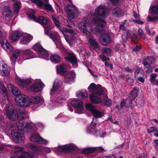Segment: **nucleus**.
Masks as SVG:
<instances>
[{
  "label": "nucleus",
  "mask_w": 158,
  "mask_h": 158,
  "mask_svg": "<svg viewBox=\"0 0 158 158\" xmlns=\"http://www.w3.org/2000/svg\"><path fill=\"white\" fill-rule=\"evenodd\" d=\"M86 131L88 133L93 134L95 135H97L98 133V135L101 137H104L106 135L105 132H103L101 133L99 131L96 130L94 128H93L91 126L87 128Z\"/></svg>",
  "instance_id": "nucleus-26"
},
{
  "label": "nucleus",
  "mask_w": 158,
  "mask_h": 158,
  "mask_svg": "<svg viewBox=\"0 0 158 158\" xmlns=\"http://www.w3.org/2000/svg\"><path fill=\"white\" fill-rule=\"evenodd\" d=\"M16 125L19 130L23 131V133H26L31 131L32 127L30 124L24 122L23 123L17 122Z\"/></svg>",
  "instance_id": "nucleus-15"
},
{
  "label": "nucleus",
  "mask_w": 158,
  "mask_h": 158,
  "mask_svg": "<svg viewBox=\"0 0 158 158\" xmlns=\"http://www.w3.org/2000/svg\"><path fill=\"white\" fill-rule=\"evenodd\" d=\"M112 14L113 16L116 17H119L122 15V10L118 7L114 8L113 10Z\"/></svg>",
  "instance_id": "nucleus-34"
},
{
  "label": "nucleus",
  "mask_w": 158,
  "mask_h": 158,
  "mask_svg": "<svg viewBox=\"0 0 158 158\" xmlns=\"http://www.w3.org/2000/svg\"><path fill=\"white\" fill-rule=\"evenodd\" d=\"M108 15V9L104 5H100L94 11L91 12V18L89 16L85 17L82 22L78 23V27L81 32L89 35L92 32V26L98 23L95 31L102 33L103 31L104 27L106 25L103 18L107 17Z\"/></svg>",
  "instance_id": "nucleus-1"
},
{
  "label": "nucleus",
  "mask_w": 158,
  "mask_h": 158,
  "mask_svg": "<svg viewBox=\"0 0 158 158\" xmlns=\"http://www.w3.org/2000/svg\"><path fill=\"white\" fill-rule=\"evenodd\" d=\"M60 81L58 80H56L54 81L53 85L52 88L50 90V94L51 95V99L55 97L56 102V106H59V104L63 102L64 101L63 99L62 96L63 95V90L60 89ZM55 99H54V100Z\"/></svg>",
  "instance_id": "nucleus-3"
},
{
  "label": "nucleus",
  "mask_w": 158,
  "mask_h": 158,
  "mask_svg": "<svg viewBox=\"0 0 158 158\" xmlns=\"http://www.w3.org/2000/svg\"><path fill=\"white\" fill-rule=\"evenodd\" d=\"M15 81L19 86L23 87L31 83V79L30 78L23 79L19 77H17L15 78Z\"/></svg>",
  "instance_id": "nucleus-20"
},
{
  "label": "nucleus",
  "mask_w": 158,
  "mask_h": 158,
  "mask_svg": "<svg viewBox=\"0 0 158 158\" xmlns=\"http://www.w3.org/2000/svg\"><path fill=\"white\" fill-rule=\"evenodd\" d=\"M128 33V30H126L125 32L123 33L124 34H123L122 35V38L124 41H126L128 38L127 34Z\"/></svg>",
  "instance_id": "nucleus-50"
},
{
  "label": "nucleus",
  "mask_w": 158,
  "mask_h": 158,
  "mask_svg": "<svg viewBox=\"0 0 158 158\" xmlns=\"http://www.w3.org/2000/svg\"><path fill=\"white\" fill-rule=\"evenodd\" d=\"M120 30H123V33H125V32L126 30H126L124 26L123 25L121 24L120 25Z\"/></svg>",
  "instance_id": "nucleus-58"
},
{
  "label": "nucleus",
  "mask_w": 158,
  "mask_h": 158,
  "mask_svg": "<svg viewBox=\"0 0 158 158\" xmlns=\"http://www.w3.org/2000/svg\"><path fill=\"white\" fill-rule=\"evenodd\" d=\"M27 13L30 19L43 25H46L47 23V19L44 16H40L38 19H36L34 15L35 12L33 10L28 9Z\"/></svg>",
  "instance_id": "nucleus-9"
},
{
  "label": "nucleus",
  "mask_w": 158,
  "mask_h": 158,
  "mask_svg": "<svg viewBox=\"0 0 158 158\" xmlns=\"http://www.w3.org/2000/svg\"><path fill=\"white\" fill-rule=\"evenodd\" d=\"M139 158H145L144 153H143L141 154L139 156Z\"/></svg>",
  "instance_id": "nucleus-64"
},
{
  "label": "nucleus",
  "mask_w": 158,
  "mask_h": 158,
  "mask_svg": "<svg viewBox=\"0 0 158 158\" xmlns=\"http://www.w3.org/2000/svg\"><path fill=\"white\" fill-rule=\"evenodd\" d=\"M126 101L124 100H123L120 103V106L121 108H123V107L124 106V105L126 104Z\"/></svg>",
  "instance_id": "nucleus-59"
},
{
  "label": "nucleus",
  "mask_w": 158,
  "mask_h": 158,
  "mask_svg": "<svg viewBox=\"0 0 158 158\" xmlns=\"http://www.w3.org/2000/svg\"><path fill=\"white\" fill-rule=\"evenodd\" d=\"M52 18L54 23L56 26L64 34V37L66 41L71 45L72 43L75 41V38L77 37V35L76 34H74L72 38L69 39V36L66 34H64L65 33H73V30L71 29H67L65 27L62 28L60 26V23L59 22V18L56 16H52Z\"/></svg>",
  "instance_id": "nucleus-6"
},
{
  "label": "nucleus",
  "mask_w": 158,
  "mask_h": 158,
  "mask_svg": "<svg viewBox=\"0 0 158 158\" xmlns=\"http://www.w3.org/2000/svg\"><path fill=\"white\" fill-rule=\"evenodd\" d=\"M6 117L8 119L14 121L18 118L20 120L23 119L25 118V114L23 112H19L17 115L15 112V108L11 104L7 105L4 109Z\"/></svg>",
  "instance_id": "nucleus-5"
},
{
  "label": "nucleus",
  "mask_w": 158,
  "mask_h": 158,
  "mask_svg": "<svg viewBox=\"0 0 158 158\" xmlns=\"http://www.w3.org/2000/svg\"><path fill=\"white\" fill-rule=\"evenodd\" d=\"M53 26L52 25H48L44 27V31L45 34L48 36L51 33L50 30L53 28Z\"/></svg>",
  "instance_id": "nucleus-38"
},
{
  "label": "nucleus",
  "mask_w": 158,
  "mask_h": 158,
  "mask_svg": "<svg viewBox=\"0 0 158 158\" xmlns=\"http://www.w3.org/2000/svg\"><path fill=\"white\" fill-rule=\"evenodd\" d=\"M50 58L51 61L55 63L59 62L60 59V57L59 56L54 54L51 55Z\"/></svg>",
  "instance_id": "nucleus-36"
},
{
  "label": "nucleus",
  "mask_w": 158,
  "mask_h": 158,
  "mask_svg": "<svg viewBox=\"0 0 158 158\" xmlns=\"http://www.w3.org/2000/svg\"><path fill=\"white\" fill-rule=\"evenodd\" d=\"M23 32L19 31H17L12 34L10 36V39L12 41L18 40L23 35Z\"/></svg>",
  "instance_id": "nucleus-30"
},
{
  "label": "nucleus",
  "mask_w": 158,
  "mask_h": 158,
  "mask_svg": "<svg viewBox=\"0 0 158 158\" xmlns=\"http://www.w3.org/2000/svg\"><path fill=\"white\" fill-rule=\"evenodd\" d=\"M55 5L56 6V8L58 12H62V10H61L60 8V7L59 5L56 2H55Z\"/></svg>",
  "instance_id": "nucleus-53"
},
{
  "label": "nucleus",
  "mask_w": 158,
  "mask_h": 158,
  "mask_svg": "<svg viewBox=\"0 0 158 158\" xmlns=\"http://www.w3.org/2000/svg\"><path fill=\"white\" fill-rule=\"evenodd\" d=\"M2 15L6 18V20H8V23L10 24H13L14 19L11 20L12 16V11L10 8L7 6H5L2 11Z\"/></svg>",
  "instance_id": "nucleus-13"
},
{
  "label": "nucleus",
  "mask_w": 158,
  "mask_h": 158,
  "mask_svg": "<svg viewBox=\"0 0 158 158\" xmlns=\"http://www.w3.org/2000/svg\"><path fill=\"white\" fill-rule=\"evenodd\" d=\"M42 100L40 97L35 96L29 98L25 95H21L16 97L15 101L22 107H27L31 103H37L42 102Z\"/></svg>",
  "instance_id": "nucleus-4"
},
{
  "label": "nucleus",
  "mask_w": 158,
  "mask_h": 158,
  "mask_svg": "<svg viewBox=\"0 0 158 158\" xmlns=\"http://www.w3.org/2000/svg\"><path fill=\"white\" fill-rule=\"evenodd\" d=\"M138 41L137 36H136L135 34L132 36V41L135 44H136Z\"/></svg>",
  "instance_id": "nucleus-51"
},
{
  "label": "nucleus",
  "mask_w": 158,
  "mask_h": 158,
  "mask_svg": "<svg viewBox=\"0 0 158 158\" xmlns=\"http://www.w3.org/2000/svg\"><path fill=\"white\" fill-rule=\"evenodd\" d=\"M37 142L40 144L44 145H46L48 143V140L43 138L40 136Z\"/></svg>",
  "instance_id": "nucleus-43"
},
{
  "label": "nucleus",
  "mask_w": 158,
  "mask_h": 158,
  "mask_svg": "<svg viewBox=\"0 0 158 158\" xmlns=\"http://www.w3.org/2000/svg\"><path fill=\"white\" fill-rule=\"evenodd\" d=\"M75 76L76 74L73 71L69 72L64 77V81L66 83H70L73 81Z\"/></svg>",
  "instance_id": "nucleus-24"
},
{
  "label": "nucleus",
  "mask_w": 158,
  "mask_h": 158,
  "mask_svg": "<svg viewBox=\"0 0 158 158\" xmlns=\"http://www.w3.org/2000/svg\"><path fill=\"white\" fill-rule=\"evenodd\" d=\"M12 1L16 3L14 4V11L16 14H18L20 8L21 2L19 1H17V0H12Z\"/></svg>",
  "instance_id": "nucleus-35"
},
{
  "label": "nucleus",
  "mask_w": 158,
  "mask_h": 158,
  "mask_svg": "<svg viewBox=\"0 0 158 158\" xmlns=\"http://www.w3.org/2000/svg\"><path fill=\"white\" fill-rule=\"evenodd\" d=\"M140 100L139 99V102H140V104H139L141 106H143L144 105V100L143 99V96L142 93H141L140 95Z\"/></svg>",
  "instance_id": "nucleus-49"
},
{
  "label": "nucleus",
  "mask_w": 158,
  "mask_h": 158,
  "mask_svg": "<svg viewBox=\"0 0 158 158\" xmlns=\"http://www.w3.org/2000/svg\"><path fill=\"white\" fill-rule=\"evenodd\" d=\"M11 135L16 143L22 142L25 139V137L23 134L15 130H13L12 131Z\"/></svg>",
  "instance_id": "nucleus-16"
},
{
  "label": "nucleus",
  "mask_w": 158,
  "mask_h": 158,
  "mask_svg": "<svg viewBox=\"0 0 158 158\" xmlns=\"http://www.w3.org/2000/svg\"><path fill=\"white\" fill-rule=\"evenodd\" d=\"M35 82V84L31 88V90L32 91L38 92L40 91L45 86L40 79H36Z\"/></svg>",
  "instance_id": "nucleus-18"
},
{
  "label": "nucleus",
  "mask_w": 158,
  "mask_h": 158,
  "mask_svg": "<svg viewBox=\"0 0 158 158\" xmlns=\"http://www.w3.org/2000/svg\"><path fill=\"white\" fill-rule=\"evenodd\" d=\"M88 70L89 71V73H90V74L93 76H95V77H97V76L95 75V74H94V72L91 70V69H88Z\"/></svg>",
  "instance_id": "nucleus-61"
},
{
  "label": "nucleus",
  "mask_w": 158,
  "mask_h": 158,
  "mask_svg": "<svg viewBox=\"0 0 158 158\" xmlns=\"http://www.w3.org/2000/svg\"><path fill=\"white\" fill-rule=\"evenodd\" d=\"M154 141L155 143L156 144L154 145V146L156 148L157 147V146H158V139L154 140Z\"/></svg>",
  "instance_id": "nucleus-63"
},
{
  "label": "nucleus",
  "mask_w": 158,
  "mask_h": 158,
  "mask_svg": "<svg viewBox=\"0 0 158 158\" xmlns=\"http://www.w3.org/2000/svg\"><path fill=\"white\" fill-rule=\"evenodd\" d=\"M22 58L24 60L32 58L31 56L32 52L29 50H27L23 51H21Z\"/></svg>",
  "instance_id": "nucleus-28"
},
{
  "label": "nucleus",
  "mask_w": 158,
  "mask_h": 158,
  "mask_svg": "<svg viewBox=\"0 0 158 158\" xmlns=\"http://www.w3.org/2000/svg\"><path fill=\"white\" fill-rule=\"evenodd\" d=\"M64 53L68 55L67 56L65 57L66 60L70 62L73 67H77V59L75 55L72 52H69L66 50H64Z\"/></svg>",
  "instance_id": "nucleus-17"
},
{
  "label": "nucleus",
  "mask_w": 158,
  "mask_h": 158,
  "mask_svg": "<svg viewBox=\"0 0 158 158\" xmlns=\"http://www.w3.org/2000/svg\"><path fill=\"white\" fill-rule=\"evenodd\" d=\"M89 43L90 45L91 50H93L94 48L98 47V45L96 41L93 39H90L89 40Z\"/></svg>",
  "instance_id": "nucleus-33"
},
{
  "label": "nucleus",
  "mask_w": 158,
  "mask_h": 158,
  "mask_svg": "<svg viewBox=\"0 0 158 158\" xmlns=\"http://www.w3.org/2000/svg\"><path fill=\"white\" fill-rule=\"evenodd\" d=\"M32 2L36 3L37 5L39 6H42L43 5V3L40 0H30Z\"/></svg>",
  "instance_id": "nucleus-47"
},
{
  "label": "nucleus",
  "mask_w": 158,
  "mask_h": 158,
  "mask_svg": "<svg viewBox=\"0 0 158 158\" xmlns=\"http://www.w3.org/2000/svg\"><path fill=\"white\" fill-rule=\"evenodd\" d=\"M40 135L38 134L32 135L31 136L30 139L33 142H38Z\"/></svg>",
  "instance_id": "nucleus-41"
},
{
  "label": "nucleus",
  "mask_w": 158,
  "mask_h": 158,
  "mask_svg": "<svg viewBox=\"0 0 158 158\" xmlns=\"http://www.w3.org/2000/svg\"><path fill=\"white\" fill-rule=\"evenodd\" d=\"M90 92L94 91V93L90 96L91 102L94 104H98L101 103L102 100L100 96L103 94L106 90V89L102 87L100 85H96L94 83H91L88 88Z\"/></svg>",
  "instance_id": "nucleus-2"
},
{
  "label": "nucleus",
  "mask_w": 158,
  "mask_h": 158,
  "mask_svg": "<svg viewBox=\"0 0 158 158\" xmlns=\"http://www.w3.org/2000/svg\"><path fill=\"white\" fill-rule=\"evenodd\" d=\"M157 76V74L156 73H153L151 74L150 76L151 82L152 83L156 81V79Z\"/></svg>",
  "instance_id": "nucleus-48"
},
{
  "label": "nucleus",
  "mask_w": 158,
  "mask_h": 158,
  "mask_svg": "<svg viewBox=\"0 0 158 158\" xmlns=\"http://www.w3.org/2000/svg\"><path fill=\"white\" fill-rule=\"evenodd\" d=\"M32 38L33 37L31 35L23 33L19 43L22 44H27L32 40Z\"/></svg>",
  "instance_id": "nucleus-23"
},
{
  "label": "nucleus",
  "mask_w": 158,
  "mask_h": 158,
  "mask_svg": "<svg viewBox=\"0 0 158 158\" xmlns=\"http://www.w3.org/2000/svg\"><path fill=\"white\" fill-rule=\"evenodd\" d=\"M138 89L135 88L132 91L130 94V99L131 100H134L137 96L138 94Z\"/></svg>",
  "instance_id": "nucleus-39"
},
{
  "label": "nucleus",
  "mask_w": 158,
  "mask_h": 158,
  "mask_svg": "<svg viewBox=\"0 0 158 158\" xmlns=\"http://www.w3.org/2000/svg\"><path fill=\"white\" fill-rule=\"evenodd\" d=\"M127 72L131 73L132 72V70L131 69H130L128 67L125 68L124 69Z\"/></svg>",
  "instance_id": "nucleus-62"
},
{
  "label": "nucleus",
  "mask_w": 158,
  "mask_h": 158,
  "mask_svg": "<svg viewBox=\"0 0 158 158\" xmlns=\"http://www.w3.org/2000/svg\"><path fill=\"white\" fill-rule=\"evenodd\" d=\"M21 52V51L18 50L16 51L13 52L12 56L10 58L12 64H15V61L18 56L20 57L21 59L22 58V54Z\"/></svg>",
  "instance_id": "nucleus-29"
},
{
  "label": "nucleus",
  "mask_w": 158,
  "mask_h": 158,
  "mask_svg": "<svg viewBox=\"0 0 158 158\" xmlns=\"http://www.w3.org/2000/svg\"><path fill=\"white\" fill-rule=\"evenodd\" d=\"M99 41L102 45H106L110 44L111 41V38L109 34L103 33L102 35L99 38Z\"/></svg>",
  "instance_id": "nucleus-22"
},
{
  "label": "nucleus",
  "mask_w": 158,
  "mask_h": 158,
  "mask_svg": "<svg viewBox=\"0 0 158 158\" xmlns=\"http://www.w3.org/2000/svg\"><path fill=\"white\" fill-rule=\"evenodd\" d=\"M65 10L67 13L68 18L72 20L74 18V14L77 12V10L75 6H70L68 5L65 8Z\"/></svg>",
  "instance_id": "nucleus-14"
},
{
  "label": "nucleus",
  "mask_w": 158,
  "mask_h": 158,
  "mask_svg": "<svg viewBox=\"0 0 158 158\" xmlns=\"http://www.w3.org/2000/svg\"><path fill=\"white\" fill-rule=\"evenodd\" d=\"M102 52L103 55H100V58L102 60L103 62L107 60L109 61L110 59L107 58L104 55L110 53V49L107 48H104L102 50Z\"/></svg>",
  "instance_id": "nucleus-27"
},
{
  "label": "nucleus",
  "mask_w": 158,
  "mask_h": 158,
  "mask_svg": "<svg viewBox=\"0 0 158 158\" xmlns=\"http://www.w3.org/2000/svg\"><path fill=\"white\" fill-rule=\"evenodd\" d=\"M111 101L109 99L105 100L104 102V104L108 106L110 105L111 104Z\"/></svg>",
  "instance_id": "nucleus-54"
},
{
  "label": "nucleus",
  "mask_w": 158,
  "mask_h": 158,
  "mask_svg": "<svg viewBox=\"0 0 158 158\" xmlns=\"http://www.w3.org/2000/svg\"><path fill=\"white\" fill-rule=\"evenodd\" d=\"M0 92L3 96L7 98V92L3 84L0 82Z\"/></svg>",
  "instance_id": "nucleus-37"
},
{
  "label": "nucleus",
  "mask_w": 158,
  "mask_h": 158,
  "mask_svg": "<svg viewBox=\"0 0 158 158\" xmlns=\"http://www.w3.org/2000/svg\"><path fill=\"white\" fill-rule=\"evenodd\" d=\"M1 44L3 48L7 52L11 51L13 49L10 44L7 43L6 40H4L1 43Z\"/></svg>",
  "instance_id": "nucleus-32"
},
{
  "label": "nucleus",
  "mask_w": 158,
  "mask_h": 158,
  "mask_svg": "<svg viewBox=\"0 0 158 158\" xmlns=\"http://www.w3.org/2000/svg\"><path fill=\"white\" fill-rule=\"evenodd\" d=\"M85 108L92 113L94 117L95 118H93L91 123L92 125H95L96 123H95V121L96 120V118L101 117L103 115V113L98 110L95 106H93L91 104H87L85 106Z\"/></svg>",
  "instance_id": "nucleus-8"
},
{
  "label": "nucleus",
  "mask_w": 158,
  "mask_h": 158,
  "mask_svg": "<svg viewBox=\"0 0 158 158\" xmlns=\"http://www.w3.org/2000/svg\"><path fill=\"white\" fill-rule=\"evenodd\" d=\"M44 7L47 10L51 11L53 13L54 12V10L53 9L52 6L48 3L44 5Z\"/></svg>",
  "instance_id": "nucleus-42"
},
{
  "label": "nucleus",
  "mask_w": 158,
  "mask_h": 158,
  "mask_svg": "<svg viewBox=\"0 0 158 158\" xmlns=\"http://www.w3.org/2000/svg\"><path fill=\"white\" fill-rule=\"evenodd\" d=\"M48 36L52 40L57 48H61L62 47L60 44V35L57 32L55 31L51 32Z\"/></svg>",
  "instance_id": "nucleus-12"
},
{
  "label": "nucleus",
  "mask_w": 158,
  "mask_h": 158,
  "mask_svg": "<svg viewBox=\"0 0 158 158\" xmlns=\"http://www.w3.org/2000/svg\"><path fill=\"white\" fill-rule=\"evenodd\" d=\"M33 48L37 51L39 57L47 59L49 54L40 44L37 43L35 44L33 47Z\"/></svg>",
  "instance_id": "nucleus-10"
},
{
  "label": "nucleus",
  "mask_w": 158,
  "mask_h": 158,
  "mask_svg": "<svg viewBox=\"0 0 158 158\" xmlns=\"http://www.w3.org/2000/svg\"><path fill=\"white\" fill-rule=\"evenodd\" d=\"M23 148L18 146L14 147L15 154L12 156L11 158H34L35 156L34 153L31 152H26Z\"/></svg>",
  "instance_id": "nucleus-7"
},
{
  "label": "nucleus",
  "mask_w": 158,
  "mask_h": 158,
  "mask_svg": "<svg viewBox=\"0 0 158 158\" xmlns=\"http://www.w3.org/2000/svg\"><path fill=\"white\" fill-rule=\"evenodd\" d=\"M10 73L9 67L3 61H0V74L7 76Z\"/></svg>",
  "instance_id": "nucleus-19"
},
{
  "label": "nucleus",
  "mask_w": 158,
  "mask_h": 158,
  "mask_svg": "<svg viewBox=\"0 0 158 158\" xmlns=\"http://www.w3.org/2000/svg\"><path fill=\"white\" fill-rule=\"evenodd\" d=\"M147 132L149 133L155 132H158V128L155 127H151L147 129Z\"/></svg>",
  "instance_id": "nucleus-44"
},
{
  "label": "nucleus",
  "mask_w": 158,
  "mask_h": 158,
  "mask_svg": "<svg viewBox=\"0 0 158 158\" xmlns=\"http://www.w3.org/2000/svg\"><path fill=\"white\" fill-rule=\"evenodd\" d=\"M57 71L60 75H64L66 71L67 68L65 65L61 64L56 68Z\"/></svg>",
  "instance_id": "nucleus-31"
},
{
  "label": "nucleus",
  "mask_w": 158,
  "mask_h": 158,
  "mask_svg": "<svg viewBox=\"0 0 158 158\" xmlns=\"http://www.w3.org/2000/svg\"><path fill=\"white\" fill-rule=\"evenodd\" d=\"M97 148H86L85 149V152L86 153H89L94 152L97 150Z\"/></svg>",
  "instance_id": "nucleus-45"
},
{
  "label": "nucleus",
  "mask_w": 158,
  "mask_h": 158,
  "mask_svg": "<svg viewBox=\"0 0 158 158\" xmlns=\"http://www.w3.org/2000/svg\"><path fill=\"white\" fill-rule=\"evenodd\" d=\"M152 71V69L151 67H150L146 70V72L148 73H150Z\"/></svg>",
  "instance_id": "nucleus-60"
},
{
  "label": "nucleus",
  "mask_w": 158,
  "mask_h": 158,
  "mask_svg": "<svg viewBox=\"0 0 158 158\" xmlns=\"http://www.w3.org/2000/svg\"><path fill=\"white\" fill-rule=\"evenodd\" d=\"M11 126L9 124H7L5 126H3L2 129L4 130H8L10 128Z\"/></svg>",
  "instance_id": "nucleus-56"
},
{
  "label": "nucleus",
  "mask_w": 158,
  "mask_h": 158,
  "mask_svg": "<svg viewBox=\"0 0 158 158\" xmlns=\"http://www.w3.org/2000/svg\"><path fill=\"white\" fill-rule=\"evenodd\" d=\"M71 104L75 108V113L78 114L84 113V105L82 102L77 99H74L71 101Z\"/></svg>",
  "instance_id": "nucleus-11"
},
{
  "label": "nucleus",
  "mask_w": 158,
  "mask_h": 158,
  "mask_svg": "<svg viewBox=\"0 0 158 158\" xmlns=\"http://www.w3.org/2000/svg\"><path fill=\"white\" fill-rule=\"evenodd\" d=\"M75 148L73 144H69L59 147L56 148L60 152H66L73 150Z\"/></svg>",
  "instance_id": "nucleus-21"
},
{
  "label": "nucleus",
  "mask_w": 158,
  "mask_h": 158,
  "mask_svg": "<svg viewBox=\"0 0 158 158\" xmlns=\"http://www.w3.org/2000/svg\"><path fill=\"white\" fill-rule=\"evenodd\" d=\"M43 150L47 153H49L51 152L50 148L48 147H44Z\"/></svg>",
  "instance_id": "nucleus-55"
},
{
  "label": "nucleus",
  "mask_w": 158,
  "mask_h": 158,
  "mask_svg": "<svg viewBox=\"0 0 158 158\" xmlns=\"http://www.w3.org/2000/svg\"><path fill=\"white\" fill-rule=\"evenodd\" d=\"M76 95L78 97H81L85 98L87 96L88 94L86 91L82 90L76 93Z\"/></svg>",
  "instance_id": "nucleus-40"
},
{
  "label": "nucleus",
  "mask_w": 158,
  "mask_h": 158,
  "mask_svg": "<svg viewBox=\"0 0 158 158\" xmlns=\"http://www.w3.org/2000/svg\"><path fill=\"white\" fill-rule=\"evenodd\" d=\"M27 146L33 150L37 151H40L39 148H37L33 144H28Z\"/></svg>",
  "instance_id": "nucleus-46"
},
{
  "label": "nucleus",
  "mask_w": 158,
  "mask_h": 158,
  "mask_svg": "<svg viewBox=\"0 0 158 158\" xmlns=\"http://www.w3.org/2000/svg\"><path fill=\"white\" fill-rule=\"evenodd\" d=\"M148 19L151 21L155 22L158 20V16H155L153 17L148 16Z\"/></svg>",
  "instance_id": "nucleus-52"
},
{
  "label": "nucleus",
  "mask_w": 158,
  "mask_h": 158,
  "mask_svg": "<svg viewBox=\"0 0 158 158\" xmlns=\"http://www.w3.org/2000/svg\"><path fill=\"white\" fill-rule=\"evenodd\" d=\"M7 87L9 91L14 95L16 96L15 98H15L16 97L19 96L21 95H24L23 94H20L21 93L20 91L19 90L18 88L12 84H9L7 85Z\"/></svg>",
  "instance_id": "nucleus-25"
},
{
  "label": "nucleus",
  "mask_w": 158,
  "mask_h": 158,
  "mask_svg": "<svg viewBox=\"0 0 158 158\" xmlns=\"http://www.w3.org/2000/svg\"><path fill=\"white\" fill-rule=\"evenodd\" d=\"M149 63L152 64L155 61L154 59L152 57H148Z\"/></svg>",
  "instance_id": "nucleus-57"
}]
</instances>
